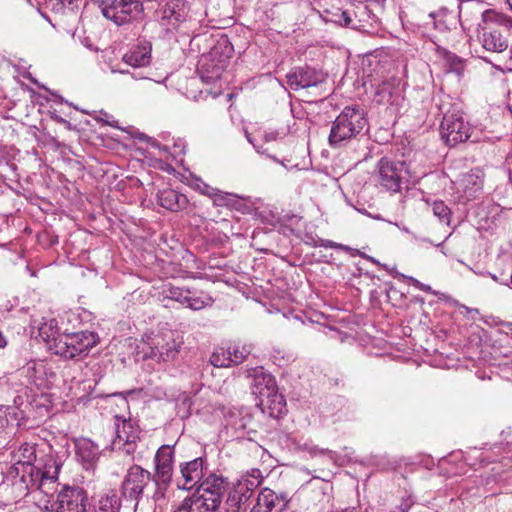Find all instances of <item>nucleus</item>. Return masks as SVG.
I'll return each instance as SVG.
<instances>
[{
  "mask_svg": "<svg viewBox=\"0 0 512 512\" xmlns=\"http://www.w3.org/2000/svg\"><path fill=\"white\" fill-rule=\"evenodd\" d=\"M444 61L449 68V71L461 75L464 70L463 60L454 53L446 52L444 54Z\"/></svg>",
  "mask_w": 512,
  "mask_h": 512,
  "instance_id": "473e14b6",
  "label": "nucleus"
},
{
  "mask_svg": "<svg viewBox=\"0 0 512 512\" xmlns=\"http://www.w3.org/2000/svg\"><path fill=\"white\" fill-rule=\"evenodd\" d=\"M153 480L152 474L139 465H132L124 477L121 484V495L126 501L135 502L137 507L138 501L143 495L144 488Z\"/></svg>",
  "mask_w": 512,
  "mask_h": 512,
  "instance_id": "1a4fd4ad",
  "label": "nucleus"
},
{
  "mask_svg": "<svg viewBox=\"0 0 512 512\" xmlns=\"http://www.w3.org/2000/svg\"><path fill=\"white\" fill-rule=\"evenodd\" d=\"M509 326H512V323H511V324H509Z\"/></svg>",
  "mask_w": 512,
  "mask_h": 512,
  "instance_id": "603ef678",
  "label": "nucleus"
},
{
  "mask_svg": "<svg viewBox=\"0 0 512 512\" xmlns=\"http://www.w3.org/2000/svg\"><path fill=\"white\" fill-rule=\"evenodd\" d=\"M227 489V478L215 473H209L204 477L194 492H199L202 497L207 498L209 501H213L216 506L220 507Z\"/></svg>",
  "mask_w": 512,
  "mask_h": 512,
  "instance_id": "f3484780",
  "label": "nucleus"
},
{
  "mask_svg": "<svg viewBox=\"0 0 512 512\" xmlns=\"http://www.w3.org/2000/svg\"><path fill=\"white\" fill-rule=\"evenodd\" d=\"M324 79L322 71L309 66L295 67L286 75L287 85L294 91L316 87Z\"/></svg>",
  "mask_w": 512,
  "mask_h": 512,
  "instance_id": "dca6fc26",
  "label": "nucleus"
},
{
  "mask_svg": "<svg viewBox=\"0 0 512 512\" xmlns=\"http://www.w3.org/2000/svg\"><path fill=\"white\" fill-rule=\"evenodd\" d=\"M157 200L161 207L171 212L182 211L188 206L189 203L186 195L173 189H163L158 191Z\"/></svg>",
  "mask_w": 512,
  "mask_h": 512,
  "instance_id": "b1692460",
  "label": "nucleus"
},
{
  "mask_svg": "<svg viewBox=\"0 0 512 512\" xmlns=\"http://www.w3.org/2000/svg\"><path fill=\"white\" fill-rule=\"evenodd\" d=\"M287 505L284 496L276 494L269 488L260 491L256 504L251 508V512H282Z\"/></svg>",
  "mask_w": 512,
  "mask_h": 512,
  "instance_id": "aec40b11",
  "label": "nucleus"
},
{
  "mask_svg": "<svg viewBox=\"0 0 512 512\" xmlns=\"http://www.w3.org/2000/svg\"><path fill=\"white\" fill-rule=\"evenodd\" d=\"M479 26L483 30L480 36L483 48L496 53L508 48L512 19L493 10H486L482 13V24Z\"/></svg>",
  "mask_w": 512,
  "mask_h": 512,
  "instance_id": "7ed1b4c3",
  "label": "nucleus"
},
{
  "mask_svg": "<svg viewBox=\"0 0 512 512\" xmlns=\"http://www.w3.org/2000/svg\"><path fill=\"white\" fill-rule=\"evenodd\" d=\"M197 189L201 194L212 198L217 188L211 187L210 185L201 182L200 184L197 185Z\"/></svg>",
  "mask_w": 512,
  "mask_h": 512,
  "instance_id": "37998d69",
  "label": "nucleus"
},
{
  "mask_svg": "<svg viewBox=\"0 0 512 512\" xmlns=\"http://www.w3.org/2000/svg\"><path fill=\"white\" fill-rule=\"evenodd\" d=\"M229 62L230 55L228 53H224L220 46L213 47L208 54L202 55L200 59L198 72L201 80L208 84L220 80Z\"/></svg>",
  "mask_w": 512,
  "mask_h": 512,
  "instance_id": "6e6552de",
  "label": "nucleus"
},
{
  "mask_svg": "<svg viewBox=\"0 0 512 512\" xmlns=\"http://www.w3.org/2000/svg\"><path fill=\"white\" fill-rule=\"evenodd\" d=\"M234 197H236L234 194L216 189L214 195L212 196L213 204L216 206H228L231 204V201Z\"/></svg>",
  "mask_w": 512,
  "mask_h": 512,
  "instance_id": "58836bf2",
  "label": "nucleus"
},
{
  "mask_svg": "<svg viewBox=\"0 0 512 512\" xmlns=\"http://www.w3.org/2000/svg\"><path fill=\"white\" fill-rule=\"evenodd\" d=\"M348 4V0H324L321 17L326 22H332L344 27Z\"/></svg>",
  "mask_w": 512,
  "mask_h": 512,
  "instance_id": "5701e85b",
  "label": "nucleus"
},
{
  "mask_svg": "<svg viewBox=\"0 0 512 512\" xmlns=\"http://www.w3.org/2000/svg\"><path fill=\"white\" fill-rule=\"evenodd\" d=\"M115 438L112 441L113 450H123L127 454L134 451L137 435L130 421L116 415L114 417Z\"/></svg>",
  "mask_w": 512,
  "mask_h": 512,
  "instance_id": "a211bd4d",
  "label": "nucleus"
},
{
  "mask_svg": "<svg viewBox=\"0 0 512 512\" xmlns=\"http://www.w3.org/2000/svg\"><path fill=\"white\" fill-rule=\"evenodd\" d=\"M99 342V336L93 331H79L62 334L52 338L49 350L55 355L70 360L87 356L90 350Z\"/></svg>",
  "mask_w": 512,
  "mask_h": 512,
  "instance_id": "20e7f679",
  "label": "nucleus"
},
{
  "mask_svg": "<svg viewBox=\"0 0 512 512\" xmlns=\"http://www.w3.org/2000/svg\"><path fill=\"white\" fill-rule=\"evenodd\" d=\"M61 465L57 462V460L53 456H46L43 460V467H40V485L41 491L44 493H48L45 486L47 483H54L58 479V474L60 471Z\"/></svg>",
  "mask_w": 512,
  "mask_h": 512,
  "instance_id": "a878e982",
  "label": "nucleus"
},
{
  "mask_svg": "<svg viewBox=\"0 0 512 512\" xmlns=\"http://www.w3.org/2000/svg\"><path fill=\"white\" fill-rule=\"evenodd\" d=\"M372 262L379 264L378 261H376L374 258H370Z\"/></svg>",
  "mask_w": 512,
  "mask_h": 512,
  "instance_id": "8fccbe9b",
  "label": "nucleus"
},
{
  "mask_svg": "<svg viewBox=\"0 0 512 512\" xmlns=\"http://www.w3.org/2000/svg\"><path fill=\"white\" fill-rule=\"evenodd\" d=\"M23 472H25L24 464L16 461L12 466L8 468L7 477L10 479L19 478V480L21 481Z\"/></svg>",
  "mask_w": 512,
  "mask_h": 512,
  "instance_id": "a19ab883",
  "label": "nucleus"
},
{
  "mask_svg": "<svg viewBox=\"0 0 512 512\" xmlns=\"http://www.w3.org/2000/svg\"><path fill=\"white\" fill-rule=\"evenodd\" d=\"M260 469L253 468L241 476L228 493L226 500L227 512H246L254 491L263 481Z\"/></svg>",
  "mask_w": 512,
  "mask_h": 512,
  "instance_id": "39448f33",
  "label": "nucleus"
},
{
  "mask_svg": "<svg viewBox=\"0 0 512 512\" xmlns=\"http://www.w3.org/2000/svg\"><path fill=\"white\" fill-rule=\"evenodd\" d=\"M257 152L262 153V154H266V150L261 151L259 148H257Z\"/></svg>",
  "mask_w": 512,
  "mask_h": 512,
  "instance_id": "09e8293b",
  "label": "nucleus"
},
{
  "mask_svg": "<svg viewBox=\"0 0 512 512\" xmlns=\"http://www.w3.org/2000/svg\"><path fill=\"white\" fill-rule=\"evenodd\" d=\"M168 299L177 301L183 305H186L188 294H191L190 290H185L180 287L171 286L164 291Z\"/></svg>",
  "mask_w": 512,
  "mask_h": 512,
  "instance_id": "f704fd0d",
  "label": "nucleus"
},
{
  "mask_svg": "<svg viewBox=\"0 0 512 512\" xmlns=\"http://www.w3.org/2000/svg\"><path fill=\"white\" fill-rule=\"evenodd\" d=\"M181 478L177 481V487L183 490H191L204 479L207 472V461L203 457L182 462L179 464Z\"/></svg>",
  "mask_w": 512,
  "mask_h": 512,
  "instance_id": "2eb2a0df",
  "label": "nucleus"
},
{
  "mask_svg": "<svg viewBox=\"0 0 512 512\" xmlns=\"http://www.w3.org/2000/svg\"><path fill=\"white\" fill-rule=\"evenodd\" d=\"M149 350V352L145 353L146 358H151L163 362L173 360L179 353L177 344L173 339L169 341H165L162 338L153 339Z\"/></svg>",
  "mask_w": 512,
  "mask_h": 512,
  "instance_id": "412c9836",
  "label": "nucleus"
},
{
  "mask_svg": "<svg viewBox=\"0 0 512 512\" xmlns=\"http://www.w3.org/2000/svg\"><path fill=\"white\" fill-rule=\"evenodd\" d=\"M382 267H384L386 270H388V271H389V269H388L387 265H382ZM390 273H392V271H391V270H390Z\"/></svg>",
  "mask_w": 512,
  "mask_h": 512,
  "instance_id": "3c124183",
  "label": "nucleus"
},
{
  "mask_svg": "<svg viewBox=\"0 0 512 512\" xmlns=\"http://www.w3.org/2000/svg\"><path fill=\"white\" fill-rule=\"evenodd\" d=\"M408 279L410 280L412 285L415 286L416 288H418L419 290L427 292V293H432V288L429 285L423 284L413 277H408Z\"/></svg>",
  "mask_w": 512,
  "mask_h": 512,
  "instance_id": "a18cd8bd",
  "label": "nucleus"
},
{
  "mask_svg": "<svg viewBox=\"0 0 512 512\" xmlns=\"http://www.w3.org/2000/svg\"><path fill=\"white\" fill-rule=\"evenodd\" d=\"M336 512H356V509L355 508H346V509L336 511Z\"/></svg>",
  "mask_w": 512,
  "mask_h": 512,
  "instance_id": "49530a36",
  "label": "nucleus"
},
{
  "mask_svg": "<svg viewBox=\"0 0 512 512\" xmlns=\"http://www.w3.org/2000/svg\"><path fill=\"white\" fill-rule=\"evenodd\" d=\"M484 173L480 169H472L464 173L457 180L458 189L461 190L467 200L477 198L483 189Z\"/></svg>",
  "mask_w": 512,
  "mask_h": 512,
  "instance_id": "6ab92c4d",
  "label": "nucleus"
},
{
  "mask_svg": "<svg viewBox=\"0 0 512 512\" xmlns=\"http://www.w3.org/2000/svg\"><path fill=\"white\" fill-rule=\"evenodd\" d=\"M16 420V409L12 406L0 405V428L9 426Z\"/></svg>",
  "mask_w": 512,
  "mask_h": 512,
  "instance_id": "e433bc0d",
  "label": "nucleus"
},
{
  "mask_svg": "<svg viewBox=\"0 0 512 512\" xmlns=\"http://www.w3.org/2000/svg\"><path fill=\"white\" fill-rule=\"evenodd\" d=\"M377 181L391 192H399L408 183V169L404 161L382 157L377 165Z\"/></svg>",
  "mask_w": 512,
  "mask_h": 512,
  "instance_id": "423d86ee",
  "label": "nucleus"
},
{
  "mask_svg": "<svg viewBox=\"0 0 512 512\" xmlns=\"http://www.w3.org/2000/svg\"><path fill=\"white\" fill-rule=\"evenodd\" d=\"M25 472L22 473L21 483L25 485L26 489L37 488L41 490L40 485V467L34 464H24Z\"/></svg>",
  "mask_w": 512,
  "mask_h": 512,
  "instance_id": "c756f323",
  "label": "nucleus"
},
{
  "mask_svg": "<svg viewBox=\"0 0 512 512\" xmlns=\"http://www.w3.org/2000/svg\"><path fill=\"white\" fill-rule=\"evenodd\" d=\"M159 23L167 31L178 30L194 20L191 4L187 0H168L157 10Z\"/></svg>",
  "mask_w": 512,
  "mask_h": 512,
  "instance_id": "0eeeda50",
  "label": "nucleus"
},
{
  "mask_svg": "<svg viewBox=\"0 0 512 512\" xmlns=\"http://www.w3.org/2000/svg\"><path fill=\"white\" fill-rule=\"evenodd\" d=\"M76 455L86 463H92L98 457V447L88 439L76 443Z\"/></svg>",
  "mask_w": 512,
  "mask_h": 512,
  "instance_id": "cd10ccee",
  "label": "nucleus"
},
{
  "mask_svg": "<svg viewBox=\"0 0 512 512\" xmlns=\"http://www.w3.org/2000/svg\"><path fill=\"white\" fill-rule=\"evenodd\" d=\"M368 125L364 110L358 106H347L331 124L328 143L332 148L346 146Z\"/></svg>",
  "mask_w": 512,
  "mask_h": 512,
  "instance_id": "f03ea898",
  "label": "nucleus"
},
{
  "mask_svg": "<svg viewBox=\"0 0 512 512\" xmlns=\"http://www.w3.org/2000/svg\"><path fill=\"white\" fill-rule=\"evenodd\" d=\"M471 133V127L459 112L445 113L440 124L441 138L448 146L465 142Z\"/></svg>",
  "mask_w": 512,
  "mask_h": 512,
  "instance_id": "9d476101",
  "label": "nucleus"
},
{
  "mask_svg": "<svg viewBox=\"0 0 512 512\" xmlns=\"http://www.w3.org/2000/svg\"><path fill=\"white\" fill-rule=\"evenodd\" d=\"M214 299L207 293L201 292L199 296L188 294L186 306L192 310L198 311L212 306Z\"/></svg>",
  "mask_w": 512,
  "mask_h": 512,
  "instance_id": "7c9ffc66",
  "label": "nucleus"
},
{
  "mask_svg": "<svg viewBox=\"0 0 512 512\" xmlns=\"http://www.w3.org/2000/svg\"><path fill=\"white\" fill-rule=\"evenodd\" d=\"M229 353L231 354L230 357V364L232 365H239L243 363L248 356L251 354L252 348L251 345H243V346H235L233 348L229 347Z\"/></svg>",
  "mask_w": 512,
  "mask_h": 512,
  "instance_id": "2f4dec72",
  "label": "nucleus"
},
{
  "mask_svg": "<svg viewBox=\"0 0 512 512\" xmlns=\"http://www.w3.org/2000/svg\"><path fill=\"white\" fill-rule=\"evenodd\" d=\"M120 508L121 499L119 495L115 491H110L99 499L94 511L119 512Z\"/></svg>",
  "mask_w": 512,
  "mask_h": 512,
  "instance_id": "c85d7f7f",
  "label": "nucleus"
},
{
  "mask_svg": "<svg viewBox=\"0 0 512 512\" xmlns=\"http://www.w3.org/2000/svg\"><path fill=\"white\" fill-rule=\"evenodd\" d=\"M102 14L117 25H122L142 11L139 0H100Z\"/></svg>",
  "mask_w": 512,
  "mask_h": 512,
  "instance_id": "f8f14e48",
  "label": "nucleus"
},
{
  "mask_svg": "<svg viewBox=\"0 0 512 512\" xmlns=\"http://www.w3.org/2000/svg\"><path fill=\"white\" fill-rule=\"evenodd\" d=\"M87 491L77 485H63L57 494L56 512H88Z\"/></svg>",
  "mask_w": 512,
  "mask_h": 512,
  "instance_id": "9b49d317",
  "label": "nucleus"
},
{
  "mask_svg": "<svg viewBox=\"0 0 512 512\" xmlns=\"http://www.w3.org/2000/svg\"><path fill=\"white\" fill-rule=\"evenodd\" d=\"M344 27L362 32H371L377 26L378 19L367 4L349 2L346 8Z\"/></svg>",
  "mask_w": 512,
  "mask_h": 512,
  "instance_id": "ddd939ff",
  "label": "nucleus"
},
{
  "mask_svg": "<svg viewBox=\"0 0 512 512\" xmlns=\"http://www.w3.org/2000/svg\"><path fill=\"white\" fill-rule=\"evenodd\" d=\"M218 509L213 501L202 497L199 492H193L184 498L173 512H216Z\"/></svg>",
  "mask_w": 512,
  "mask_h": 512,
  "instance_id": "4be33fe9",
  "label": "nucleus"
},
{
  "mask_svg": "<svg viewBox=\"0 0 512 512\" xmlns=\"http://www.w3.org/2000/svg\"><path fill=\"white\" fill-rule=\"evenodd\" d=\"M318 246L324 247V248H332V249H338L345 252H351L353 249L347 245L340 244L337 242H334L332 240L328 239H320L318 242Z\"/></svg>",
  "mask_w": 512,
  "mask_h": 512,
  "instance_id": "ea45409f",
  "label": "nucleus"
},
{
  "mask_svg": "<svg viewBox=\"0 0 512 512\" xmlns=\"http://www.w3.org/2000/svg\"><path fill=\"white\" fill-rule=\"evenodd\" d=\"M432 211L442 223L450 224L451 210L443 201H435L432 204Z\"/></svg>",
  "mask_w": 512,
  "mask_h": 512,
  "instance_id": "72a5a7b5",
  "label": "nucleus"
},
{
  "mask_svg": "<svg viewBox=\"0 0 512 512\" xmlns=\"http://www.w3.org/2000/svg\"><path fill=\"white\" fill-rule=\"evenodd\" d=\"M252 394L256 398V406L262 413L271 418H280L286 413V400L278 392L275 378L264 372L256 371L251 383Z\"/></svg>",
  "mask_w": 512,
  "mask_h": 512,
  "instance_id": "f257e3e1",
  "label": "nucleus"
},
{
  "mask_svg": "<svg viewBox=\"0 0 512 512\" xmlns=\"http://www.w3.org/2000/svg\"><path fill=\"white\" fill-rule=\"evenodd\" d=\"M36 460L35 448L29 444H24L19 448L18 462L23 464H34Z\"/></svg>",
  "mask_w": 512,
  "mask_h": 512,
  "instance_id": "4c0bfd02",
  "label": "nucleus"
},
{
  "mask_svg": "<svg viewBox=\"0 0 512 512\" xmlns=\"http://www.w3.org/2000/svg\"><path fill=\"white\" fill-rule=\"evenodd\" d=\"M174 447L162 445L158 448L154 457L153 481L157 486L167 487L173 477Z\"/></svg>",
  "mask_w": 512,
  "mask_h": 512,
  "instance_id": "4468645a",
  "label": "nucleus"
},
{
  "mask_svg": "<svg viewBox=\"0 0 512 512\" xmlns=\"http://www.w3.org/2000/svg\"><path fill=\"white\" fill-rule=\"evenodd\" d=\"M230 357L229 349L224 350L220 349L215 351L210 357V363L214 367H230Z\"/></svg>",
  "mask_w": 512,
  "mask_h": 512,
  "instance_id": "c9c22d12",
  "label": "nucleus"
},
{
  "mask_svg": "<svg viewBox=\"0 0 512 512\" xmlns=\"http://www.w3.org/2000/svg\"><path fill=\"white\" fill-rule=\"evenodd\" d=\"M491 278L495 280L496 282H499L501 284L508 285L509 283L512 284V277H511V271L505 273L501 271L499 274H490Z\"/></svg>",
  "mask_w": 512,
  "mask_h": 512,
  "instance_id": "79ce46f5",
  "label": "nucleus"
},
{
  "mask_svg": "<svg viewBox=\"0 0 512 512\" xmlns=\"http://www.w3.org/2000/svg\"><path fill=\"white\" fill-rule=\"evenodd\" d=\"M123 61L132 67H144L151 62V44L144 42L133 46L123 56Z\"/></svg>",
  "mask_w": 512,
  "mask_h": 512,
  "instance_id": "393cba45",
  "label": "nucleus"
},
{
  "mask_svg": "<svg viewBox=\"0 0 512 512\" xmlns=\"http://www.w3.org/2000/svg\"><path fill=\"white\" fill-rule=\"evenodd\" d=\"M310 453L314 454V455H316V454L327 455L332 460L335 459V457H336V452L329 450V449L318 448L317 446L312 447L310 450Z\"/></svg>",
  "mask_w": 512,
  "mask_h": 512,
  "instance_id": "c03bdc74",
  "label": "nucleus"
},
{
  "mask_svg": "<svg viewBox=\"0 0 512 512\" xmlns=\"http://www.w3.org/2000/svg\"><path fill=\"white\" fill-rule=\"evenodd\" d=\"M429 17L432 18L434 27L440 31L451 30L457 24V15L448 8L441 7L435 12H431Z\"/></svg>",
  "mask_w": 512,
  "mask_h": 512,
  "instance_id": "bb28decb",
  "label": "nucleus"
},
{
  "mask_svg": "<svg viewBox=\"0 0 512 512\" xmlns=\"http://www.w3.org/2000/svg\"><path fill=\"white\" fill-rule=\"evenodd\" d=\"M506 1H507L508 5H509L510 9L512 10V0H506Z\"/></svg>",
  "mask_w": 512,
  "mask_h": 512,
  "instance_id": "de8ad7c7",
  "label": "nucleus"
}]
</instances>
